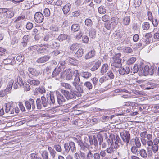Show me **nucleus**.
<instances>
[{
	"label": "nucleus",
	"instance_id": "f257e3e1",
	"mask_svg": "<svg viewBox=\"0 0 159 159\" xmlns=\"http://www.w3.org/2000/svg\"><path fill=\"white\" fill-rule=\"evenodd\" d=\"M41 100L42 105L44 107H53L55 108L58 106L57 105V103L55 101V97L53 94H50V96L47 98L42 96L41 97Z\"/></svg>",
	"mask_w": 159,
	"mask_h": 159
},
{
	"label": "nucleus",
	"instance_id": "f03ea898",
	"mask_svg": "<svg viewBox=\"0 0 159 159\" xmlns=\"http://www.w3.org/2000/svg\"><path fill=\"white\" fill-rule=\"evenodd\" d=\"M121 56V53H119L116 54L112 58L113 61L111 65L112 69L115 70L116 68H119L122 66V59L120 58Z\"/></svg>",
	"mask_w": 159,
	"mask_h": 159
},
{
	"label": "nucleus",
	"instance_id": "7ed1b4c3",
	"mask_svg": "<svg viewBox=\"0 0 159 159\" xmlns=\"http://www.w3.org/2000/svg\"><path fill=\"white\" fill-rule=\"evenodd\" d=\"M107 141L108 144L113 145L114 148H118V143L120 141V139L118 135L111 136Z\"/></svg>",
	"mask_w": 159,
	"mask_h": 159
},
{
	"label": "nucleus",
	"instance_id": "20e7f679",
	"mask_svg": "<svg viewBox=\"0 0 159 159\" xmlns=\"http://www.w3.org/2000/svg\"><path fill=\"white\" fill-rule=\"evenodd\" d=\"M59 65L58 67L55 68L51 76L53 78L59 75L60 73L62 70H63L66 67L64 62H60Z\"/></svg>",
	"mask_w": 159,
	"mask_h": 159
},
{
	"label": "nucleus",
	"instance_id": "39448f33",
	"mask_svg": "<svg viewBox=\"0 0 159 159\" xmlns=\"http://www.w3.org/2000/svg\"><path fill=\"white\" fill-rule=\"evenodd\" d=\"M25 106L26 109L29 111H32L36 109L35 102L33 99L30 98L25 102Z\"/></svg>",
	"mask_w": 159,
	"mask_h": 159
},
{
	"label": "nucleus",
	"instance_id": "423d86ee",
	"mask_svg": "<svg viewBox=\"0 0 159 159\" xmlns=\"http://www.w3.org/2000/svg\"><path fill=\"white\" fill-rule=\"evenodd\" d=\"M120 135L123 142L126 143L127 145H128L130 140L129 132L128 131L124 130L120 132Z\"/></svg>",
	"mask_w": 159,
	"mask_h": 159
},
{
	"label": "nucleus",
	"instance_id": "0eeeda50",
	"mask_svg": "<svg viewBox=\"0 0 159 159\" xmlns=\"http://www.w3.org/2000/svg\"><path fill=\"white\" fill-rule=\"evenodd\" d=\"M56 93V96L57 98V107H59L60 105H62L66 101V99L65 97L63 95L60 93L59 91H57Z\"/></svg>",
	"mask_w": 159,
	"mask_h": 159
},
{
	"label": "nucleus",
	"instance_id": "6e6552de",
	"mask_svg": "<svg viewBox=\"0 0 159 159\" xmlns=\"http://www.w3.org/2000/svg\"><path fill=\"white\" fill-rule=\"evenodd\" d=\"M43 46L48 48L57 49L60 47V44L58 42L51 40L48 42L47 44H44Z\"/></svg>",
	"mask_w": 159,
	"mask_h": 159
},
{
	"label": "nucleus",
	"instance_id": "1a4fd4ad",
	"mask_svg": "<svg viewBox=\"0 0 159 159\" xmlns=\"http://www.w3.org/2000/svg\"><path fill=\"white\" fill-rule=\"evenodd\" d=\"M61 91L62 94L64 95L67 100L75 99V93L63 89H61Z\"/></svg>",
	"mask_w": 159,
	"mask_h": 159
},
{
	"label": "nucleus",
	"instance_id": "9d476101",
	"mask_svg": "<svg viewBox=\"0 0 159 159\" xmlns=\"http://www.w3.org/2000/svg\"><path fill=\"white\" fill-rule=\"evenodd\" d=\"M152 36V35L151 33H147L142 38V41L144 42L147 44L152 42H153Z\"/></svg>",
	"mask_w": 159,
	"mask_h": 159
},
{
	"label": "nucleus",
	"instance_id": "9b49d317",
	"mask_svg": "<svg viewBox=\"0 0 159 159\" xmlns=\"http://www.w3.org/2000/svg\"><path fill=\"white\" fill-rule=\"evenodd\" d=\"M74 86L76 90L75 92V95L78 97L81 96L84 92L82 86L79 84Z\"/></svg>",
	"mask_w": 159,
	"mask_h": 159
},
{
	"label": "nucleus",
	"instance_id": "f8f14e48",
	"mask_svg": "<svg viewBox=\"0 0 159 159\" xmlns=\"http://www.w3.org/2000/svg\"><path fill=\"white\" fill-rule=\"evenodd\" d=\"M154 72V67L151 66L149 67L148 65L145 66L143 70V73L145 75H152L153 74Z\"/></svg>",
	"mask_w": 159,
	"mask_h": 159
},
{
	"label": "nucleus",
	"instance_id": "ddd939ff",
	"mask_svg": "<svg viewBox=\"0 0 159 159\" xmlns=\"http://www.w3.org/2000/svg\"><path fill=\"white\" fill-rule=\"evenodd\" d=\"M65 72L66 73L65 76L66 80H72L74 74L71 70L70 69H66L65 70Z\"/></svg>",
	"mask_w": 159,
	"mask_h": 159
},
{
	"label": "nucleus",
	"instance_id": "4468645a",
	"mask_svg": "<svg viewBox=\"0 0 159 159\" xmlns=\"http://www.w3.org/2000/svg\"><path fill=\"white\" fill-rule=\"evenodd\" d=\"M118 69V70L119 71L120 75H123L125 74H128L130 72V68L129 67H126L125 68L123 67H121L117 68Z\"/></svg>",
	"mask_w": 159,
	"mask_h": 159
},
{
	"label": "nucleus",
	"instance_id": "2eb2a0df",
	"mask_svg": "<svg viewBox=\"0 0 159 159\" xmlns=\"http://www.w3.org/2000/svg\"><path fill=\"white\" fill-rule=\"evenodd\" d=\"M51 57L49 55H46L38 58L36 60V62L39 63H44L48 61L50 59Z\"/></svg>",
	"mask_w": 159,
	"mask_h": 159
},
{
	"label": "nucleus",
	"instance_id": "dca6fc26",
	"mask_svg": "<svg viewBox=\"0 0 159 159\" xmlns=\"http://www.w3.org/2000/svg\"><path fill=\"white\" fill-rule=\"evenodd\" d=\"M96 52L94 49L91 50L88 52L85 55L84 58L87 60L94 57L95 55Z\"/></svg>",
	"mask_w": 159,
	"mask_h": 159
},
{
	"label": "nucleus",
	"instance_id": "f3484780",
	"mask_svg": "<svg viewBox=\"0 0 159 159\" xmlns=\"http://www.w3.org/2000/svg\"><path fill=\"white\" fill-rule=\"evenodd\" d=\"M5 112L7 113H9L10 114H14V107L11 105L5 104Z\"/></svg>",
	"mask_w": 159,
	"mask_h": 159
},
{
	"label": "nucleus",
	"instance_id": "a211bd4d",
	"mask_svg": "<svg viewBox=\"0 0 159 159\" xmlns=\"http://www.w3.org/2000/svg\"><path fill=\"white\" fill-rule=\"evenodd\" d=\"M48 150L49 152L50 153V156L52 159H54L56 156L57 152L56 151L53 149L51 147L48 146Z\"/></svg>",
	"mask_w": 159,
	"mask_h": 159
},
{
	"label": "nucleus",
	"instance_id": "6ab92c4d",
	"mask_svg": "<svg viewBox=\"0 0 159 159\" xmlns=\"http://www.w3.org/2000/svg\"><path fill=\"white\" fill-rule=\"evenodd\" d=\"M71 8V4L69 3H68L65 5L62 9L64 14H67L70 11Z\"/></svg>",
	"mask_w": 159,
	"mask_h": 159
},
{
	"label": "nucleus",
	"instance_id": "aec40b11",
	"mask_svg": "<svg viewBox=\"0 0 159 159\" xmlns=\"http://www.w3.org/2000/svg\"><path fill=\"white\" fill-rule=\"evenodd\" d=\"M109 147L107 148L105 150L106 152L108 154H111L114 153L115 151V149L117 148H114L113 145L108 144Z\"/></svg>",
	"mask_w": 159,
	"mask_h": 159
},
{
	"label": "nucleus",
	"instance_id": "412c9836",
	"mask_svg": "<svg viewBox=\"0 0 159 159\" xmlns=\"http://www.w3.org/2000/svg\"><path fill=\"white\" fill-rule=\"evenodd\" d=\"M108 69V66L107 64H103L100 69V73L102 75L104 74L107 72Z\"/></svg>",
	"mask_w": 159,
	"mask_h": 159
},
{
	"label": "nucleus",
	"instance_id": "4be33fe9",
	"mask_svg": "<svg viewBox=\"0 0 159 159\" xmlns=\"http://www.w3.org/2000/svg\"><path fill=\"white\" fill-rule=\"evenodd\" d=\"M27 82L31 86H37L40 84V81L38 80L28 79Z\"/></svg>",
	"mask_w": 159,
	"mask_h": 159
},
{
	"label": "nucleus",
	"instance_id": "5701e85b",
	"mask_svg": "<svg viewBox=\"0 0 159 159\" xmlns=\"http://www.w3.org/2000/svg\"><path fill=\"white\" fill-rule=\"evenodd\" d=\"M34 18V20H43L44 16L42 13L38 12L35 13Z\"/></svg>",
	"mask_w": 159,
	"mask_h": 159
},
{
	"label": "nucleus",
	"instance_id": "b1692460",
	"mask_svg": "<svg viewBox=\"0 0 159 159\" xmlns=\"http://www.w3.org/2000/svg\"><path fill=\"white\" fill-rule=\"evenodd\" d=\"M80 81L79 74L78 73L75 76L73 82H72V84L73 86L79 85Z\"/></svg>",
	"mask_w": 159,
	"mask_h": 159
},
{
	"label": "nucleus",
	"instance_id": "393cba45",
	"mask_svg": "<svg viewBox=\"0 0 159 159\" xmlns=\"http://www.w3.org/2000/svg\"><path fill=\"white\" fill-rule=\"evenodd\" d=\"M28 71L30 74L34 76H37L39 74V73L36 69L33 68H29Z\"/></svg>",
	"mask_w": 159,
	"mask_h": 159
},
{
	"label": "nucleus",
	"instance_id": "a878e982",
	"mask_svg": "<svg viewBox=\"0 0 159 159\" xmlns=\"http://www.w3.org/2000/svg\"><path fill=\"white\" fill-rule=\"evenodd\" d=\"M101 64V61L98 60L96 62L93 67L91 69V70L93 71L97 70L100 66Z\"/></svg>",
	"mask_w": 159,
	"mask_h": 159
},
{
	"label": "nucleus",
	"instance_id": "bb28decb",
	"mask_svg": "<svg viewBox=\"0 0 159 159\" xmlns=\"http://www.w3.org/2000/svg\"><path fill=\"white\" fill-rule=\"evenodd\" d=\"M38 49V46L37 45H34L29 47L28 50L30 53L34 54L36 52V51Z\"/></svg>",
	"mask_w": 159,
	"mask_h": 159
},
{
	"label": "nucleus",
	"instance_id": "cd10ccee",
	"mask_svg": "<svg viewBox=\"0 0 159 159\" xmlns=\"http://www.w3.org/2000/svg\"><path fill=\"white\" fill-rule=\"evenodd\" d=\"M134 140V143H135V145H134L135 146L137 147L140 148L141 145L139 138L137 137L135 139H132L131 140V142H132V141L133 142Z\"/></svg>",
	"mask_w": 159,
	"mask_h": 159
},
{
	"label": "nucleus",
	"instance_id": "c85d7f7f",
	"mask_svg": "<svg viewBox=\"0 0 159 159\" xmlns=\"http://www.w3.org/2000/svg\"><path fill=\"white\" fill-rule=\"evenodd\" d=\"M139 154L144 159H146L147 157V154L146 151L143 149L139 150Z\"/></svg>",
	"mask_w": 159,
	"mask_h": 159
},
{
	"label": "nucleus",
	"instance_id": "c756f323",
	"mask_svg": "<svg viewBox=\"0 0 159 159\" xmlns=\"http://www.w3.org/2000/svg\"><path fill=\"white\" fill-rule=\"evenodd\" d=\"M3 16L5 17L10 18L14 16V13L12 11H8L5 13V14H3Z\"/></svg>",
	"mask_w": 159,
	"mask_h": 159
},
{
	"label": "nucleus",
	"instance_id": "7c9ffc66",
	"mask_svg": "<svg viewBox=\"0 0 159 159\" xmlns=\"http://www.w3.org/2000/svg\"><path fill=\"white\" fill-rule=\"evenodd\" d=\"M84 50L82 48L79 49L75 54V57L77 58L81 57L84 53Z\"/></svg>",
	"mask_w": 159,
	"mask_h": 159
},
{
	"label": "nucleus",
	"instance_id": "2f4dec72",
	"mask_svg": "<svg viewBox=\"0 0 159 159\" xmlns=\"http://www.w3.org/2000/svg\"><path fill=\"white\" fill-rule=\"evenodd\" d=\"M81 76L84 78L87 79L90 77L91 75V74L88 71H83L81 74Z\"/></svg>",
	"mask_w": 159,
	"mask_h": 159
},
{
	"label": "nucleus",
	"instance_id": "473e14b6",
	"mask_svg": "<svg viewBox=\"0 0 159 159\" xmlns=\"http://www.w3.org/2000/svg\"><path fill=\"white\" fill-rule=\"evenodd\" d=\"M14 84V81L12 80H11L8 82L7 87L6 89V91L8 92L11 90Z\"/></svg>",
	"mask_w": 159,
	"mask_h": 159
},
{
	"label": "nucleus",
	"instance_id": "72a5a7b5",
	"mask_svg": "<svg viewBox=\"0 0 159 159\" xmlns=\"http://www.w3.org/2000/svg\"><path fill=\"white\" fill-rule=\"evenodd\" d=\"M70 150L72 152H75L76 151L75 146L74 142L71 141L69 143Z\"/></svg>",
	"mask_w": 159,
	"mask_h": 159
},
{
	"label": "nucleus",
	"instance_id": "f704fd0d",
	"mask_svg": "<svg viewBox=\"0 0 159 159\" xmlns=\"http://www.w3.org/2000/svg\"><path fill=\"white\" fill-rule=\"evenodd\" d=\"M98 12L101 14H104L106 13V10L104 6L101 5L98 8Z\"/></svg>",
	"mask_w": 159,
	"mask_h": 159
},
{
	"label": "nucleus",
	"instance_id": "c9c22d12",
	"mask_svg": "<svg viewBox=\"0 0 159 159\" xmlns=\"http://www.w3.org/2000/svg\"><path fill=\"white\" fill-rule=\"evenodd\" d=\"M139 148L133 145L132 147L131 148V151L135 155H138L139 152L138 150Z\"/></svg>",
	"mask_w": 159,
	"mask_h": 159
},
{
	"label": "nucleus",
	"instance_id": "e433bc0d",
	"mask_svg": "<svg viewBox=\"0 0 159 159\" xmlns=\"http://www.w3.org/2000/svg\"><path fill=\"white\" fill-rule=\"evenodd\" d=\"M41 156L43 159H50L49 158L48 153L46 150L43 151L41 154Z\"/></svg>",
	"mask_w": 159,
	"mask_h": 159
},
{
	"label": "nucleus",
	"instance_id": "4c0bfd02",
	"mask_svg": "<svg viewBox=\"0 0 159 159\" xmlns=\"http://www.w3.org/2000/svg\"><path fill=\"white\" fill-rule=\"evenodd\" d=\"M68 36L65 34H60L58 37V39L59 41H62L63 40H65L67 39Z\"/></svg>",
	"mask_w": 159,
	"mask_h": 159
},
{
	"label": "nucleus",
	"instance_id": "58836bf2",
	"mask_svg": "<svg viewBox=\"0 0 159 159\" xmlns=\"http://www.w3.org/2000/svg\"><path fill=\"white\" fill-rule=\"evenodd\" d=\"M123 51L124 52L127 53H131L133 52L132 49L130 47H125L123 49Z\"/></svg>",
	"mask_w": 159,
	"mask_h": 159
},
{
	"label": "nucleus",
	"instance_id": "ea45409f",
	"mask_svg": "<svg viewBox=\"0 0 159 159\" xmlns=\"http://www.w3.org/2000/svg\"><path fill=\"white\" fill-rule=\"evenodd\" d=\"M64 148L65 150V152H64L63 153L64 154L65 152L66 153H68L70 151V148L69 143H65L64 144Z\"/></svg>",
	"mask_w": 159,
	"mask_h": 159
},
{
	"label": "nucleus",
	"instance_id": "a19ab883",
	"mask_svg": "<svg viewBox=\"0 0 159 159\" xmlns=\"http://www.w3.org/2000/svg\"><path fill=\"white\" fill-rule=\"evenodd\" d=\"M147 156L148 157H152L153 155V152L151 148L150 147H147Z\"/></svg>",
	"mask_w": 159,
	"mask_h": 159
},
{
	"label": "nucleus",
	"instance_id": "79ce46f5",
	"mask_svg": "<svg viewBox=\"0 0 159 159\" xmlns=\"http://www.w3.org/2000/svg\"><path fill=\"white\" fill-rule=\"evenodd\" d=\"M92 80L93 83L94 87L98 86V85H100V83H99L98 79L96 77H94L91 79Z\"/></svg>",
	"mask_w": 159,
	"mask_h": 159
},
{
	"label": "nucleus",
	"instance_id": "37998d69",
	"mask_svg": "<svg viewBox=\"0 0 159 159\" xmlns=\"http://www.w3.org/2000/svg\"><path fill=\"white\" fill-rule=\"evenodd\" d=\"M61 85L62 87L67 89H71V85L67 83H62Z\"/></svg>",
	"mask_w": 159,
	"mask_h": 159
},
{
	"label": "nucleus",
	"instance_id": "c03bdc74",
	"mask_svg": "<svg viewBox=\"0 0 159 159\" xmlns=\"http://www.w3.org/2000/svg\"><path fill=\"white\" fill-rule=\"evenodd\" d=\"M36 102L38 109H41L42 108V105L41 99H40L39 98H38L37 99Z\"/></svg>",
	"mask_w": 159,
	"mask_h": 159
},
{
	"label": "nucleus",
	"instance_id": "a18cd8bd",
	"mask_svg": "<svg viewBox=\"0 0 159 159\" xmlns=\"http://www.w3.org/2000/svg\"><path fill=\"white\" fill-rule=\"evenodd\" d=\"M79 44L77 43H74L72 44L70 47V50L74 51L76 50L79 47Z\"/></svg>",
	"mask_w": 159,
	"mask_h": 159
},
{
	"label": "nucleus",
	"instance_id": "49530a36",
	"mask_svg": "<svg viewBox=\"0 0 159 159\" xmlns=\"http://www.w3.org/2000/svg\"><path fill=\"white\" fill-rule=\"evenodd\" d=\"M36 92L38 93H40L41 94L44 93H45L46 91L44 88L43 87H40L36 89Z\"/></svg>",
	"mask_w": 159,
	"mask_h": 159
},
{
	"label": "nucleus",
	"instance_id": "de8ad7c7",
	"mask_svg": "<svg viewBox=\"0 0 159 159\" xmlns=\"http://www.w3.org/2000/svg\"><path fill=\"white\" fill-rule=\"evenodd\" d=\"M145 66L143 63L141 62L140 63L139 66H138V71H139V72H140L141 73H143L144 67Z\"/></svg>",
	"mask_w": 159,
	"mask_h": 159
},
{
	"label": "nucleus",
	"instance_id": "09e8293b",
	"mask_svg": "<svg viewBox=\"0 0 159 159\" xmlns=\"http://www.w3.org/2000/svg\"><path fill=\"white\" fill-rule=\"evenodd\" d=\"M84 85L89 90H90L92 88V85L91 82L89 81L85 82L84 84Z\"/></svg>",
	"mask_w": 159,
	"mask_h": 159
},
{
	"label": "nucleus",
	"instance_id": "8fccbe9b",
	"mask_svg": "<svg viewBox=\"0 0 159 159\" xmlns=\"http://www.w3.org/2000/svg\"><path fill=\"white\" fill-rule=\"evenodd\" d=\"M89 36L92 38H94L95 37L96 32L95 30L93 29L90 30L89 32Z\"/></svg>",
	"mask_w": 159,
	"mask_h": 159
},
{
	"label": "nucleus",
	"instance_id": "3c124183",
	"mask_svg": "<svg viewBox=\"0 0 159 159\" xmlns=\"http://www.w3.org/2000/svg\"><path fill=\"white\" fill-rule=\"evenodd\" d=\"M79 29V26L78 24L73 25L71 26V30L73 31H77Z\"/></svg>",
	"mask_w": 159,
	"mask_h": 159
},
{
	"label": "nucleus",
	"instance_id": "603ef678",
	"mask_svg": "<svg viewBox=\"0 0 159 159\" xmlns=\"http://www.w3.org/2000/svg\"><path fill=\"white\" fill-rule=\"evenodd\" d=\"M52 35L50 34H47L44 35L43 37V40L47 42L51 38Z\"/></svg>",
	"mask_w": 159,
	"mask_h": 159
},
{
	"label": "nucleus",
	"instance_id": "864d4df0",
	"mask_svg": "<svg viewBox=\"0 0 159 159\" xmlns=\"http://www.w3.org/2000/svg\"><path fill=\"white\" fill-rule=\"evenodd\" d=\"M24 85H22V86H23V87L25 91H28L30 89V87L29 84H27L26 82H25L23 84Z\"/></svg>",
	"mask_w": 159,
	"mask_h": 159
},
{
	"label": "nucleus",
	"instance_id": "5fc2aeb1",
	"mask_svg": "<svg viewBox=\"0 0 159 159\" xmlns=\"http://www.w3.org/2000/svg\"><path fill=\"white\" fill-rule=\"evenodd\" d=\"M44 14L45 16L48 17L50 14V10L48 8H45L44 10Z\"/></svg>",
	"mask_w": 159,
	"mask_h": 159
},
{
	"label": "nucleus",
	"instance_id": "6e6d98bb",
	"mask_svg": "<svg viewBox=\"0 0 159 159\" xmlns=\"http://www.w3.org/2000/svg\"><path fill=\"white\" fill-rule=\"evenodd\" d=\"M108 80L107 76H104L101 77L99 79V83L100 84H102L104 82H105Z\"/></svg>",
	"mask_w": 159,
	"mask_h": 159
},
{
	"label": "nucleus",
	"instance_id": "4d7b16f0",
	"mask_svg": "<svg viewBox=\"0 0 159 159\" xmlns=\"http://www.w3.org/2000/svg\"><path fill=\"white\" fill-rule=\"evenodd\" d=\"M150 148L154 153H156L158 150V146L153 145Z\"/></svg>",
	"mask_w": 159,
	"mask_h": 159
},
{
	"label": "nucleus",
	"instance_id": "13d9d810",
	"mask_svg": "<svg viewBox=\"0 0 159 159\" xmlns=\"http://www.w3.org/2000/svg\"><path fill=\"white\" fill-rule=\"evenodd\" d=\"M20 75L22 76L23 78H26L28 76V74L26 72H25L23 70H20L19 71Z\"/></svg>",
	"mask_w": 159,
	"mask_h": 159
},
{
	"label": "nucleus",
	"instance_id": "bf43d9fd",
	"mask_svg": "<svg viewBox=\"0 0 159 159\" xmlns=\"http://www.w3.org/2000/svg\"><path fill=\"white\" fill-rule=\"evenodd\" d=\"M136 60V59L135 57H131L129 60H128L127 61V64L129 65H130L134 63Z\"/></svg>",
	"mask_w": 159,
	"mask_h": 159
},
{
	"label": "nucleus",
	"instance_id": "052dcab7",
	"mask_svg": "<svg viewBox=\"0 0 159 159\" xmlns=\"http://www.w3.org/2000/svg\"><path fill=\"white\" fill-rule=\"evenodd\" d=\"M37 45L38 46L39 50L41 51L40 52L46 53L47 52L46 48H44L42 45Z\"/></svg>",
	"mask_w": 159,
	"mask_h": 159
},
{
	"label": "nucleus",
	"instance_id": "680f3d73",
	"mask_svg": "<svg viewBox=\"0 0 159 159\" xmlns=\"http://www.w3.org/2000/svg\"><path fill=\"white\" fill-rule=\"evenodd\" d=\"M80 14V11H77L75 12H73L71 14L72 17H77Z\"/></svg>",
	"mask_w": 159,
	"mask_h": 159
},
{
	"label": "nucleus",
	"instance_id": "e2e57ef3",
	"mask_svg": "<svg viewBox=\"0 0 159 159\" xmlns=\"http://www.w3.org/2000/svg\"><path fill=\"white\" fill-rule=\"evenodd\" d=\"M142 41V39H141L140 40V42L139 43H138L137 44H136L138 48H140L141 46H144L147 45L144 42Z\"/></svg>",
	"mask_w": 159,
	"mask_h": 159
},
{
	"label": "nucleus",
	"instance_id": "0e129e2a",
	"mask_svg": "<svg viewBox=\"0 0 159 159\" xmlns=\"http://www.w3.org/2000/svg\"><path fill=\"white\" fill-rule=\"evenodd\" d=\"M143 28L144 30H147L150 27V25L148 22L144 23L143 25Z\"/></svg>",
	"mask_w": 159,
	"mask_h": 159
},
{
	"label": "nucleus",
	"instance_id": "69168bd1",
	"mask_svg": "<svg viewBox=\"0 0 159 159\" xmlns=\"http://www.w3.org/2000/svg\"><path fill=\"white\" fill-rule=\"evenodd\" d=\"M107 76L110 78V79H113L115 77L113 73L111 71H109L107 73Z\"/></svg>",
	"mask_w": 159,
	"mask_h": 159
},
{
	"label": "nucleus",
	"instance_id": "338daca9",
	"mask_svg": "<svg viewBox=\"0 0 159 159\" xmlns=\"http://www.w3.org/2000/svg\"><path fill=\"white\" fill-rule=\"evenodd\" d=\"M30 36L29 35H25L23 37V41L28 42L30 39Z\"/></svg>",
	"mask_w": 159,
	"mask_h": 159
},
{
	"label": "nucleus",
	"instance_id": "774afa93",
	"mask_svg": "<svg viewBox=\"0 0 159 159\" xmlns=\"http://www.w3.org/2000/svg\"><path fill=\"white\" fill-rule=\"evenodd\" d=\"M30 157L31 159H39L37 154L35 153H31L30 155Z\"/></svg>",
	"mask_w": 159,
	"mask_h": 159
}]
</instances>
